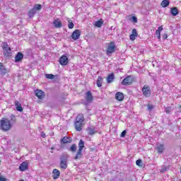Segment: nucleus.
Masks as SVG:
<instances>
[{"mask_svg":"<svg viewBox=\"0 0 181 181\" xmlns=\"http://www.w3.org/2000/svg\"><path fill=\"white\" fill-rule=\"evenodd\" d=\"M16 122V117L14 115L10 116V119L8 118H2L0 121V128L2 131H9L12 128V124Z\"/></svg>","mask_w":181,"mask_h":181,"instance_id":"f257e3e1","label":"nucleus"},{"mask_svg":"<svg viewBox=\"0 0 181 181\" xmlns=\"http://www.w3.org/2000/svg\"><path fill=\"white\" fill-rule=\"evenodd\" d=\"M83 122H84V115L82 114L78 115L74 124L76 131L80 132L83 129Z\"/></svg>","mask_w":181,"mask_h":181,"instance_id":"f03ea898","label":"nucleus"},{"mask_svg":"<svg viewBox=\"0 0 181 181\" xmlns=\"http://www.w3.org/2000/svg\"><path fill=\"white\" fill-rule=\"evenodd\" d=\"M40 9H42V5L40 4L34 5L33 8L28 11L29 18H33V16L36 15V12H37V11H40Z\"/></svg>","mask_w":181,"mask_h":181,"instance_id":"7ed1b4c3","label":"nucleus"},{"mask_svg":"<svg viewBox=\"0 0 181 181\" xmlns=\"http://www.w3.org/2000/svg\"><path fill=\"white\" fill-rule=\"evenodd\" d=\"M115 49H117V46H115V42H110L108 44L106 49L107 54H112V53L115 52Z\"/></svg>","mask_w":181,"mask_h":181,"instance_id":"20e7f679","label":"nucleus"},{"mask_svg":"<svg viewBox=\"0 0 181 181\" xmlns=\"http://www.w3.org/2000/svg\"><path fill=\"white\" fill-rule=\"evenodd\" d=\"M1 46L3 47V54L6 57L11 56V47H9V45H8V42H2Z\"/></svg>","mask_w":181,"mask_h":181,"instance_id":"39448f33","label":"nucleus"},{"mask_svg":"<svg viewBox=\"0 0 181 181\" xmlns=\"http://www.w3.org/2000/svg\"><path fill=\"white\" fill-rule=\"evenodd\" d=\"M134 81V78L131 76H128L122 81V86H131Z\"/></svg>","mask_w":181,"mask_h":181,"instance_id":"423d86ee","label":"nucleus"},{"mask_svg":"<svg viewBox=\"0 0 181 181\" xmlns=\"http://www.w3.org/2000/svg\"><path fill=\"white\" fill-rule=\"evenodd\" d=\"M143 95L144 97H150L151 96V88L147 85L144 86L142 88Z\"/></svg>","mask_w":181,"mask_h":181,"instance_id":"0eeeda50","label":"nucleus"},{"mask_svg":"<svg viewBox=\"0 0 181 181\" xmlns=\"http://www.w3.org/2000/svg\"><path fill=\"white\" fill-rule=\"evenodd\" d=\"M59 63L62 66H66L69 63V58L66 55H63L59 59Z\"/></svg>","mask_w":181,"mask_h":181,"instance_id":"6e6552de","label":"nucleus"},{"mask_svg":"<svg viewBox=\"0 0 181 181\" xmlns=\"http://www.w3.org/2000/svg\"><path fill=\"white\" fill-rule=\"evenodd\" d=\"M80 35H81V32L78 30H76L72 33L71 37L74 40H77L80 39Z\"/></svg>","mask_w":181,"mask_h":181,"instance_id":"1a4fd4ad","label":"nucleus"},{"mask_svg":"<svg viewBox=\"0 0 181 181\" xmlns=\"http://www.w3.org/2000/svg\"><path fill=\"white\" fill-rule=\"evenodd\" d=\"M35 95L39 100H43L45 98V92L40 90H35Z\"/></svg>","mask_w":181,"mask_h":181,"instance_id":"9d476101","label":"nucleus"},{"mask_svg":"<svg viewBox=\"0 0 181 181\" xmlns=\"http://www.w3.org/2000/svg\"><path fill=\"white\" fill-rule=\"evenodd\" d=\"M156 149L158 153H163V152H165V145H163V144H157Z\"/></svg>","mask_w":181,"mask_h":181,"instance_id":"9b49d317","label":"nucleus"},{"mask_svg":"<svg viewBox=\"0 0 181 181\" xmlns=\"http://www.w3.org/2000/svg\"><path fill=\"white\" fill-rule=\"evenodd\" d=\"M19 170L21 172H25V170H28V163L26 161L23 162L20 165Z\"/></svg>","mask_w":181,"mask_h":181,"instance_id":"f8f14e48","label":"nucleus"},{"mask_svg":"<svg viewBox=\"0 0 181 181\" xmlns=\"http://www.w3.org/2000/svg\"><path fill=\"white\" fill-rule=\"evenodd\" d=\"M86 100L88 103H91L93 101V94L91 91L88 90L86 94Z\"/></svg>","mask_w":181,"mask_h":181,"instance_id":"ddd939ff","label":"nucleus"},{"mask_svg":"<svg viewBox=\"0 0 181 181\" xmlns=\"http://www.w3.org/2000/svg\"><path fill=\"white\" fill-rule=\"evenodd\" d=\"M71 141H73L71 137L64 136L61 139V144H71Z\"/></svg>","mask_w":181,"mask_h":181,"instance_id":"4468645a","label":"nucleus"},{"mask_svg":"<svg viewBox=\"0 0 181 181\" xmlns=\"http://www.w3.org/2000/svg\"><path fill=\"white\" fill-rule=\"evenodd\" d=\"M52 177L54 180L59 179V177H60V171L57 169H54L52 171Z\"/></svg>","mask_w":181,"mask_h":181,"instance_id":"2eb2a0df","label":"nucleus"},{"mask_svg":"<svg viewBox=\"0 0 181 181\" xmlns=\"http://www.w3.org/2000/svg\"><path fill=\"white\" fill-rule=\"evenodd\" d=\"M15 105L17 111H19L20 112H22L23 111V108L22 107V104H21V102L16 100L15 102Z\"/></svg>","mask_w":181,"mask_h":181,"instance_id":"dca6fc26","label":"nucleus"},{"mask_svg":"<svg viewBox=\"0 0 181 181\" xmlns=\"http://www.w3.org/2000/svg\"><path fill=\"white\" fill-rule=\"evenodd\" d=\"M115 98L117 101H123L124 100V94L121 92H118L115 95Z\"/></svg>","mask_w":181,"mask_h":181,"instance_id":"f3484780","label":"nucleus"},{"mask_svg":"<svg viewBox=\"0 0 181 181\" xmlns=\"http://www.w3.org/2000/svg\"><path fill=\"white\" fill-rule=\"evenodd\" d=\"M163 30V26L162 25L158 27V30H156V35L158 40H160V32H162Z\"/></svg>","mask_w":181,"mask_h":181,"instance_id":"a211bd4d","label":"nucleus"},{"mask_svg":"<svg viewBox=\"0 0 181 181\" xmlns=\"http://www.w3.org/2000/svg\"><path fill=\"white\" fill-rule=\"evenodd\" d=\"M53 24H54V26L58 29H59L62 26V22L60 21L59 19H57L54 21Z\"/></svg>","mask_w":181,"mask_h":181,"instance_id":"6ab92c4d","label":"nucleus"},{"mask_svg":"<svg viewBox=\"0 0 181 181\" xmlns=\"http://www.w3.org/2000/svg\"><path fill=\"white\" fill-rule=\"evenodd\" d=\"M127 19L130 22H134V23H138V18L135 16H129L127 17Z\"/></svg>","mask_w":181,"mask_h":181,"instance_id":"aec40b11","label":"nucleus"},{"mask_svg":"<svg viewBox=\"0 0 181 181\" xmlns=\"http://www.w3.org/2000/svg\"><path fill=\"white\" fill-rule=\"evenodd\" d=\"M81 152H83V151L78 150V151L76 154V156L74 158V159L75 160H78L81 159V158L83 157V153H81Z\"/></svg>","mask_w":181,"mask_h":181,"instance_id":"412c9836","label":"nucleus"},{"mask_svg":"<svg viewBox=\"0 0 181 181\" xmlns=\"http://www.w3.org/2000/svg\"><path fill=\"white\" fill-rule=\"evenodd\" d=\"M170 13L173 16H176L177 15H179V10H177V8L173 7L170 8Z\"/></svg>","mask_w":181,"mask_h":181,"instance_id":"4be33fe9","label":"nucleus"},{"mask_svg":"<svg viewBox=\"0 0 181 181\" xmlns=\"http://www.w3.org/2000/svg\"><path fill=\"white\" fill-rule=\"evenodd\" d=\"M22 59H23V54L18 52L15 57L16 62H21Z\"/></svg>","mask_w":181,"mask_h":181,"instance_id":"5701e85b","label":"nucleus"},{"mask_svg":"<svg viewBox=\"0 0 181 181\" xmlns=\"http://www.w3.org/2000/svg\"><path fill=\"white\" fill-rule=\"evenodd\" d=\"M60 168L62 169H67V161L66 160H61Z\"/></svg>","mask_w":181,"mask_h":181,"instance_id":"b1692460","label":"nucleus"},{"mask_svg":"<svg viewBox=\"0 0 181 181\" xmlns=\"http://www.w3.org/2000/svg\"><path fill=\"white\" fill-rule=\"evenodd\" d=\"M69 151L70 152H72L73 153H74L76 152V151H77V145L76 144H72L71 146V147L69 148Z\"/></svg>","mask_w":181,"mask_h":181,"instance_id":"393cba45","label":"nucleus"},{"mask_svg":"<svg viewBox=\"0 0 181 181\" xmlns=\"http://www.w3.org/2000/svg\"><path fill=\"white\" fill-rule=\"evenodd\" d=\"M96 84L98 87H101L103 86V78L101 76H98Z\"/></svg>","mask_w":181,"mask_h":181,"instance_id":"a878e982","label":"nucleus"},{"mask_svg":"<svg viewBox=\"0 0 181 181\" xmlns=\"http://www.w3.org/2000/svg\"><path fill=\"white\" fill-rule=\"evenodd\" d=\"M84 148V141L83 140H80L78 143V150L83 151V149Z\"/></svg>","mask_w":181,"mask_h":181,"instance_id":"bb28decb","label":"nucleus"},{"mask_svg":"<svg viewBox=\"0 0 181 181\" xmlns=\"http://www.w3.org/2000/svg\"><path fill=\"white\" fill-rule=\"evenodd\" d=\"M169 0H163L162 2H161V6L162 8H166L167 6H169Z\"/></svg>","mask_w":181,"mask_h":181,"instance_id":"cd10ccee","label":"nucleus"},{"mask_svg":"<svg viewBox=\"0 0 181 181\" xmlns=\"http://www.w3.org/2000/svg\"><path fill=\"white\" fill-rule=\"evenodd\" d=\"M112 81H114V74L109 75L107 78V83H112Z\"/></svg>","mask_w":181,"mask_h":181,"instance_id":"c85d7f7f","label":"nucleus"},{"mask_svg":"<svg viewBox=\"0 0 181 181\" xmlns=\"http://www.w3.org/2000/svg\"><path fill=\"white\" fill-rule=\"evenodd\" d=\"M0 70H1V73H3V74H6V68H5V66H4L3 63H0Z\"/></svg>","mask_w":181,"mask_h":181,"instance_id":"c756f323","label":"nucleus"},{"mask_svg":"<svg viewBox=\"0 0 181 181\" xmlns=\"http://www.w3.org/2000/svg\"><path fill=\"white\" fill-rule=\"evenodd\" d=\"M68 158H69V154L63 153L61 156V160H65V162H67Z\"/></svg>","mask_w":181,"mask_h":181,"instance_id":"7c9ffc66","label":"nucleus"},{"mask_svg":"<svg viewBox=\"0 0 181 181\" xmlns=\"http://www.w3.org/2000/svg\"><path fill=\"white\" fill-rule=\"evenodd\" d=\"M103 21L99 20L95 23V26L96 28H101V26H103Z\"/></svg>","mask_w":181,"mask_h":181,"instance_id":"2f4dec72","label":"nucleus"},{"mask_svg":"<svg viewBox=\"0 0 181 181\" xmlns=\"http://www.w3.org/2000/svg\"><path fill=\"white\" fill-rule=\"evenodd\" d=\"M46 78H48L49 80H53L54 78V75L53 74H45Z\"/></svg>","mask_w":181,"mask_h":181,"instance_id":"473e14b6","label":"nucleus"},{"mask_svg":"<svg viewBox=\"0 0 181 181\" xmlns=\"http://www.w3.org/2000/svg\"><path fill=\"white\" fill-rule=\"evenodd\" d=\"M165 110L167 114H170V112H172V107H165Z\"/></svg>","mask_w":181,"mask_h":181,"instance_id":"72a5a7b5","label":"nucleus"},{"mask_svg":"<svg viewBox=\"0 0 181 181\" xmlns=\"http://www.w3.org/2000/svg\"><path fill=\"white\" fill-rule=\"evenodd\" d=\"M68 27L69 29H73V28H74V23H73V22L69 21Z\"/></svg>","mask_w":181,"mask_h":181,"instance_id":"f704fd0d","label":"nucleus"},{"mask_svg":"<svg viewBox=\"0 0 181 181\" xmlns=\"http://www.w3.org/2000/svg\"><path fill=\"white\" fill-rule=\"evenodd\" d=\"M132 35H134V36H138V33L136 32V29L134 28L132 31Z\"/></svg>","mask_w":181,"mask_h":181,"instance_id":"c9c22d12","label":"nucleus"},{"mask_svg":"<svg viewBox=\"0 0 181 181\" xmlns=\"http://www.w3.org/2000/svg\"><path fill=\"white\" fill-rule=\"evenodd\" d=\"M136 164L137 165V166H141L142 165V160H137L136 161Z\"/></svg>","mask_w":181,"mask_h":181,"instance_id":"e433bc0d","label":"nucleus"},{"mask_svg":"<svg viewBox=\"0 0 181 181\" xmlns=\"http://www.w3.org/2000/svg\"><path fill=\"white\" fill-rule=\"evenodd\" d=\"M129 38H130V40L134 41V40H135V39H136V36L132 34V35H130Z\"/></svg>","mask_w":181,"mask_h":181,"instance_id":"4c0bfd02","label":"nucleus"},{"mask_svg":"<svg viewBox=\"0 0 181 181\" xmlns=\"http://www.w3.org/2000/svg\"><path fill=\"white\" fill-rule=\"evenodd\" d=\"M125 135H127V130L123 131V132L121 133L120 136H121L122 138H125Z\"/></svg>","mask_w":181,"mask_h":181,"instance_id":"58836bf2","label":"nucleus"},{"mask_svg":"<svg viewBox=\"0 0 181 181\" xmlns=\"http://www.w3.org/2000/svg\"><path fill=\"white\" fill-rule=\"evenodd\" d=\"M147 108H148V110H153V105H152L151 104H148L147 105Z\"/></svg>","mask_w":181,"mask_h":181,"instance_id":"ea45409f","label":"nucleus"},{"mask_svg":"<svg viewBox=\"0 0 181 181\" xmlns=\"http://www.w3.org/2000/svg\"><path fill=\"white\" fill-rule=\"evenodd\" d=\"M168 35L167 33H164V34L163 35V39H164V40L168 39Z\"/></svg>","mask_w":181,"mask_h":181,"instance_id":"a19ab883","label":"nucleus"},{"mask_svg":"<svg viewBox=\"0 0 181 181\" xmlns=\"http://www.w3.org/2000/svg\"><path fill=\"white\" fill-rule=\"evenodd\" d=\"M89 134H90V135H93V134H94V129H89Z\"/></svg>","mask_w":181,"mask_h":181,"instance_id":"79ce46f5","label":"nucleus"},{"mask_svg":"<svg viewBox=\"0 0 181 181\" xmlns=\"http://www.w3.org/2000/svg\"><path fill=\"white\" fill-rule=\"evenodd\" d=\"M0 181H6V178L4 177H0Z\"/></svg>","mask_w":181,"mask_h":181,"instance_id":"37998d69","label":"nucleus"},{"mask_svg":"<svg viewBox=\"0 0 181 181\" xmlns=\"http://www.w3.org/2000/svg\"><path fill=\"white\" fill-rule=\"evenodd\" d=\"M42 138H46V134H42Z\"/></svg>","mask_w":181,"mask_h":181,"instance_id":"c03bdc74","label":"nucleus"}]
</instances>
